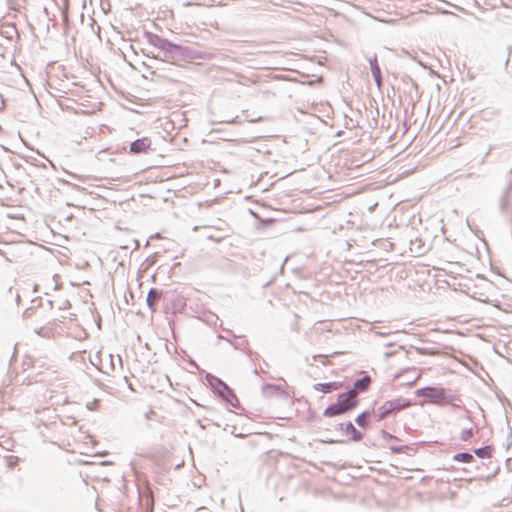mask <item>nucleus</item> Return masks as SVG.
<instances>
[{
	"mask_svg": "<svg viewBox=\"0 0 512 512\" xmlns=\"http://www.w3.org/2000/svg\"><path fill=\"white\" fill-rule=\"evenodd\" d=\"M357 398L355 391H348L346 393L340 394L335 403L329 405L324 410V416L334 417L341 414H344L357 406Z\"/></svg>",
	"mask_w": 512,
	"mask_h": 512,
	"instance_id": "f257e3e1",
	"label": "nucleus"
},
{
	"mask_svg": "<svg viewBox=\"0 0 512 512\" xmlns=\"http://www.w3.org/2000/svg\"><path fill=\"white\" fill-rule=\"evenodd\" d=\"M416 395L426 402L439 404L446 398L445 389L442 387H424L416 391Z\"/></svg>",
	"mask_w": 512,
	"mask_h": 512,
	"instance_id": "f03ea898",
	"label": "nucleus"
},
{
	"mask_svg": "<svg viewBox=\"0 0 512 512\" xmlns=\"http://www.w3.org/2000/svg\"><path fill=\"white\" fill-rule=\"evenodd\" d=\"M411 403L408 400H390L385 402L380 408V418L383 419L387 417L390 413L398 412L402 409L409 407Z\"/></svg>",
	"mask_w": 512,
	"mask_h": 512,
	"instance_id": "7ed1b4c3",
	"label": "nucleus"
},
{
	"mask_svg": "<svg viewBox=\"0 0 512 512\" xmlns=\"http://www.w3.org/2000/svg\"><path fill=\"white\" fill-rule=\"evenodd\" d=\"M151 147V141L149 138L144 137L137 139L131 143L130 152L134 154L146 153Z\"/></svg>",
	"mask_w": 512,
	"mask_h": 512,
	"instance_id": "20e7f679",
	"label": "nucleus"
},
{
	"mask_svg": "<svg viewBox=\"0 0 512 512\" xmlns=\"http://www.w3.org/2000/svg\"><path fill=\"white\" fill-rule=\"evenodd\" d=\"M341 429L345 432L348 441H360L362 434L359 432L351 422L341 424Z\"/></svg>",
	"mask_w": 512,
	"mask_h": 512,
	"instance_id": "39448f33",
	"label": "nucleus"
},
{
	"mask_svg": "<svg viewBox=\"0 0 512 512\" xmlns=\"http://www.w3.org/2000/svg\"><path fill=\"white\" fill-rule=\"evenodd\" d=\"M162 298V292L152 288L149 290L146 298V302L151 311H155L159 300Z\"/></svg>",
	"mask_w": 512,
	"mask_h": 512,
	"instance_id": "423d86ee",
	"label": "nucleus"
},
{
	"mask_svg": "<svg viewBox=\"0 0 512 512\" xmlns=\"http://www.w3.org/2000/svg\"><path fill=\"white\" fill-rule=\"evenodd\" d=\"M341 384L337 382H329V383H318L315 385V389L317 391L323 393H330L332 391H336L341 388Z\"/></svg>",
	"mask_w": 512,
	"mask_h": 512,
	"instance_id": "0eeeda50",
	"label": "nucleus"
},
{
	"mask_svg": "<svg viewBox=\"0 0 512 512\" xmlns=\"http://www.w3.org/2000/svg\"><path fill=\"white\" fill-rule=\"evenodd\" d=\"M371 384V378L369 376H365L362 379L357 380L354 383V388L350 391H355L356 395L358 392L366 391Z\"/></svg>",
	"mask_w": 512,
	"mask_h": 512,
	"instance_id": "6e6552de",
	"label": "nucleus"
},
{
	"mask_svg": "<svg viewBox=\"0 0 512 512\" xmlns=\"http://www.w3.org/2000/svg\"><path fill=\"white\" fill-rule=\"evenodd\" d=\"M492 447L491 446H486V447H482V448H479V449H476L475 450V454L479 457V458H490L491 455H492Z\"/></svg>",
	"mask_w": 512,
	"mask_h": 512,
	"instance_id": "1a4fd4ad",
	"label": "nucleus"
},
{
	"mask_svg": "<svg viewBox=\"0 0 512 512\" xmlns=\"http://www.w3.org/2000/svg\"><path fill=\"white\" fill-rule=\"evenodd\" d=\"M453 459L457 462L470 463L473 461V455L470 453H458L454 455Z\"/></svg>",
	"mask_w": 512,
	"mask_h": 512,
	"instance_id": "9d476101",
	"label": "nucleus"
},
{
	"mask_svg": "<svg viewBox=\"0 0 512 512\" xmlns=\"http://www.w3.org/2000/svg\"><path fill=\"white\" fill-rule=\"evenodd\" d=\"M369 416L368 413L364 412L360 415H358V417L356 418V423L362 427V428H366L367 427V417Z\"/></svg>",
	"mask_w": 512,
	"mask_h": 512,
	"instance_id": "9b49d317",
	"label": "nucleus"
},
{
	"mask_svg": "<svg viewBox=\"0 0 512 512\" xmlns=\"http://www.w3.org/2000/svg\"><path fill=\"white\" fill-rule=\"evenodd\" d=\"M372 72H373V75L375 77V80L378 84V86H380L381 84V73H380V69L377 65H375L372 69Z\"/></svg>",
	"mask_w": 512,
	"mask_h": 512,
	"instance_id": "f8f14e48",
	"label": "nucleus"
},
{
	"mask_svg": "<svg viewBox=\"0 0 512 512\" xmlns=\"http://www.w3.org/2000/svg\"><path fill=\"white\" fill-rule=\"evenodd\" d=\"M473 436V432L471 429L469 430H464L461 434V439L464 440V441H467L469 440L471 437Z\"/></svg>",
	"mask_w": 512,
	"mask_h": 512,
	"instance_id": "ddd939ff",
	"label": "nucleus"
},
{
	"mask_svg": "<svg viewBox=\"0 0 512 512\" xmlns=\"http://www.w3.org/2000/svg\"><path fill=\"white\" fill-rule=\"evenodd\" d=\"M406 449H408V448L407 447H392V451L395 453L404 452Z\"/></svg>",
	"mask_w": 512,
	"mask_h": 512,
	"instance_id": "4468645a",
	"label": "nucleus"
},
{
	"mask_svg": "<svg viewBox=\"0 0 512 512\" xmlns=\"http://www.w3.org/2000/svg\"><path fill=\"white\" fill-rule=\"evenodd\" d=\"M421 376H422V373H421V372H419V373L417 374V376H416V378H415L414 382H416L418 379H420V378H421Z\"/></svg>",
	"mask_w": 512,
	"mask_h": 512,
	"instance_id": "2eb2a0df",
	"label": "nucleus"
}]
</instances>
